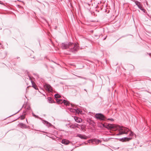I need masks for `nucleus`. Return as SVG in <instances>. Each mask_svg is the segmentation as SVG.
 Listing matches in <instances>:
<instances>
[{
  "mask_svg": "<svg viewBox=\"0 0 151 151\" xmlns=\"http://www.w3.org/2000/svg\"><path fill=\"white\" fill-rule=\"evenodd\" d=\"M104 127L113 130H118L119 133L116 134L117 135H122L123 134H129V136H132L134 135V133L126 127L122 126L117 125L115 124L106 123L103 124Z\"/></svg>",
  "mask_w": 151,
  "mask_h": 151,
  "instance_id": "f257e3e1",
  "label": "nucleus"
},
{
  "mask_svg": "<svg viewBox=\"0 0 151 151\" xmlns=\"http://www.w3.org/2000/svg\"><path fill=\"white\" fill-rule=\"evenodd\" d=\"M61 47L63 49H67L69 51L73 53L76 52L79 48L77 44L71 42L62 43Z\"/></svg>",
  "mask_w": 151,
  "mask_h": 151,
  "instance_id": "f03ea898",
  "label": "nucleus"
},
{
  "mask_svg": "<svg viewBox=\"0 0 151 151\" xmlns=\"http://www.w3.org/2000/svg\"><path fill=\"white\" fill-rule=\"evenodd\" d=\"M95 117L97 119L101 121H104L106 119L104 115L101 113L96 114L95 115Z\"/></svg>",
  "mask_w": 151,
  "mask_h": 151,
  "instance_id": "7ed1b4c3",
  "label": "nucleus"
},
{
  "mask_svg": "<svg viewBox=\"0 0 151 151\" xmlns=\"http://www.w3.org/2000/svg\"><path fill=\"white\" fill-rule=\"evenodd\" d=\"M57 102L59 104H62L63 103L67 106H70V105L69 102L65 100L63 101L62 99H58L57 100Z\"/></svg>",
  "mask_w": 151,
  "mask_h": 151,
  "instance_id": "20e7f679",
  "label": "nucleus"
},
{
  "mask_svg": "<svg viewBox=\"0 0 151 151\" xmlns=\"http://www.w3.org/2000/svg\"><path fill=\"white\" fill-rule=\"evenodd\" d=\"M44 88L49 92H52V91L51 86L49 84H45L44 85Z\"/></svg>",
  "mask_w": 151,
  "mask_h": 151,
  "instance_id": "39448f33",
  "label": "nucleus"
},
{
  "mask_svg": "<svg viewBox=\"0 0 151 151\" xmlns=\"http://www.w3.org/2000/svg\"><path fill=\"white\" fill-rule=\"evenodd\" d=\"M135 3V4L136 5H137V6H138V8L139 9H141V8L142 7V5L141 3L139 2L138 1H135V0H132Z\"/></svg>",
  "mask_w": 151,
  "mask_h": 151,
  "instance_id": "423d86ee",
  "label": "nucleus"
},
{
  "mask_svg": "<svg viewBox=\"0 0 151 151\" xmlns=\"http://www.w3.org/2000/svg\"><path fill=\"white\" fill-rule=\"evenodd\" d=\"M76 137H78L81 139H87V137L86 135L80 134H78Z\"/></svg>",
  "mask_w": 151,
  "mask_h": 151,
  "instance_id": "0eeeda50",
  "label": "nucleus"
},
{
  "mask_svg": "<svg viewBox=\"0 0 151 151\" xmlns=\"http://www.w3.org/2000/svg\"><path fill=\"white\" fill-rule=\"evenodd\" d=\"M74 119L75 121L77 122L80 123L82 122V119H81L77 116H74Z\"/></svg>",
  "mask_w": 151,
  "mask_h": 151,
  "instance_id": "6e6552de",
  "label": "nucleus"
},
{
  "mask_svg": "<svg viewBox=\"0 0 151 151\" xmlns=\"http://www.w3.org/2000/svg\"><path fill=\"white\" fill-rule=\"evenodd\" d=\"M61 142L63 144H64L65 145H67L69 143L70 141L67 139H64L62 140Z\"/></svg>",
  "mask_w": 151,
  "mask_h": 151,
  "instance_id": "1a4fd4ad",
  "label": "nucleus"
},
{
  "mask_svg": "<svg viewBox=\"0 0 151 151\" xmlns=\"http://www.w3.org/2000/svg\"><path fill=\"white\" fill-rule=\"evenodd\" d=\"M42 122L44 124H46L47 126L48 127H49L52 126V125L51 123L45 120H43L42 121Z\"/></svg>",
  "mask_w": 151,
  "mask_h": 151,
  "instance_id": "9d476101",
  "label": "nucleus"
},
{
  "mask_svg": "<svg viewBox=\"0 0 151 151\" xmlns=\"http://www.w3.org/2000/svg\"><path fill=\"white\" fill-rule=\"evenodd\" d=\"M79 125L77 124H72L70 126V127L71 128L75 129L76 128H78V126Z\"/></svg>",
  "mask_w": 151,
  "mask_h": 151,
  "instance_id": "9b49d317",
  "label": "nucleus"
},
{
  "mask_svg": "<svg viewBox=\"0 0 151 151\" xmlns=\"http://www.w3.org/2000/svg\"><path fill=\"white\" fill-rule=\"evenodd\" d=\"M18 125L19 127L22 128H26L27 127L26 125L25 124L22 123H19Z\"/></svg>",
  "mask_w": 151,
  "mask_h": 151,
  "instance_id": "f8f14e48",
  "label": "nucleus"
},
{
  "mask_svg": "<svg viewBox=\"0 0 151 151\" xmlns=\"http://www.w3.org/2000/svg\"><path fill=\"white\" fill-rule=\"evenodd\" d=\"M132 138L131 137H124L122 139L123 142H126L129 141L132 139Z\"/></svg>",
  "mask_w": 151,
  "mask_h": 151,
  "instance_id": "ddd939ff",
  "label": "nucleus"
},
{
  "mask_svg": "<svg viewBox=\"0 0 151 151\" xmlns=\"http://www.w3.org/2000/svg\"><path fill=\"white\" fill-rule=\"evenodd\" d=\"M48 100L49 103H52L54 102L53 100L50 97L48 98Z\"/></svg>",
  "mask_w": 151,
  "mask_h": 151,
  "instance_id": "4468645a",
  "label": "nucleus"
},
{
  "mask_svg": "<svg viewBox=\"0 0 151 151\" xmlns=\"http://www.w3.org/2000/svg\"><path fill=\"white\" fill-rule=\"evenodd\" d=\"M25 112H24L23 115L21 116L19 118L21 120H23L25 118Z\"/></svg>",
  "mask_w": 151,
  "mask_h": 151,
  "instance_id": "2eb2a0df",
  "label": "nucleus"
},
{
  "mask_svg": "<svg viewBox=\"0 0 151 151\" xmlns=\"http://www.w3.org/2000/svg\"><path fill=\"white\" fill-rule=\"evenodd\" d=\"M82 112V111L79 109H76V112L79 114L81 113Z\"/></svg>",
  "mask_w": 151,
  "mask_h": 151,
  "instance_id": "dca6fc26",
  "label": "nucleus"
},
{
  "mask_svg": "<svg viewBox=\"0 0 151 151\" xmlns=\"http://www.w3.org/2000/svg\"><path fill=\"white\" fill-rule=\"evenodd\" d=\"M70 111L71 112H72L74 113L75 112H76V109L70 108Z\"/></svg>",
  "mask_w": 151,
  "mask_h": 151,
  "instance_id": "f3484780",
  "label": "nucleus"
},
{
  "mask_svg": "<svg viewBox=\"0 0 151 151\" xmlns=\"http://www.w3.org/2000/svg\"><path fill=\"white\" fill-rule=\"evenodd\" d=\"M54 96L56 98H60L61 97V96L58 94H55Z\"/></svg>",
  "mask_w": 151,
  "mask_h": 151,
  "instance_id": "a211bd4d",
  "label": "nucleus"
},
{
  "mask_svg": "<svg viewBox=\"0 0 151 151\" xmlns=\"http://www.w3.org/2000/svg\"><path fill=\"white\" fill-rule=\"evenodd\" d=\"M32 84H33V83H32ZM32 86H33V88L35 89H36V90L38 89V88L37 87V86L36 85L32 84Z\"/></svg>",
  "mask_w": 151,
  "mask_h": 151,
  "instance_id": "6ab92c4d",
  "label": "nucleus"
},
{
  "mask_svg": "<svg viewBox=\"0 0 151 151\" xmlns=\"http://www.w3.org/2000/svg\"><path fill=\"white\" fill-rule=\"evenodd\" d=\"M77 76L78 77H79V78H82V79H85V80H87V78H86L82 77L80 76Z\"/></svg>",
  "mask_w": 151,
  "mask_h": 151,
  "instance_id": "aec40b11",
  "label": "nucleus"
},
{
  "mask_svg": "<svg viewBox=\"0 0 151 151\" xmlns=\"http://www.w3.org/2000/svg\"><path fill=\"white\" fill-rule=\"evenodd\" d=\"M89 121L91 122L92 123V124H91V125H92L93 126H94L95 124V123H94V122L93 121L91 120H90Z\"/></svg>",
  "mask_w": 151,
  "mask_h": 151,
  "instance_id": "412c9836",
  "label": "nucleus"
},
{
  "mask_svg": "<svg viewBox=\"0 0 151 151\" xmlns=\"http://www.w3.org/2000/svg\"><path fill=\"white\" fill-rule=\"evenodd\" d=\"M142 11H143V12H145V10L144 9H143L142 7L141 8V9H140Z\"/></svg>",
  "mask_w": 151,
  "mask_h": 151,
  "instance_id": "4be33fe9",
  "label": "nucleus"
},
{
  "mask_svg": "<svg viewBox=\"0 0 151 151\" xmlns=\"http://www.w3.org/2000/svg\"><path fill=\"white\" fill-rule=\"evenodd\" d=\"M90 119H89V120L87 121V122H88V123L90 124H92L91 122L89 121Z\"/></svg>",
  "mask_w": 151,
  "mask_h": 151,
  "instance_id": "5701e85b",
  "label": "nucleus"
},
{
  "mask_svg": "<svg viewBox=\"0 0 151 151\" xmlns=\"http://www.w3.org/2000/svg\"><path fill=\"white\" fill-rule=\"evenodd\" d=\"M33 115L34 116L36 117H38V116H37L36 115H35V114H34L33 113H32Z\"/></svg>",
  "mask_w": 151,
  "mask_h": 151,
  "instance_id": "b1692460",
  "label": "nucleus"
},
{
  "mask_svg": "<svg viewBox=\"0 0 151 151\" xmlns=\"http://www.w3.org/2000/svg\"><path fill=\"white\" fill-rule=\"evenodd\" d=\"M108 120H111V121H113V119L112 118H111V119H108Z\"/></svg>",
  "mask_w": 151,
  "mask_h": 151,
  "instance_id": "393cba45",
  "label": "nucleus"
},
{
  "mask_svg": "<svg viewBox=\"0 0 151 151\" xmlns=\"http://www.w3.org/2000/svg\"><path fill=\"white\" fill-rule=\"evenodd\" d=\"M70 105H71V106L72 107H74V106H73V105L72 104H71Z\"/></svg>",
  "mask_w": 151,
  "mask_h": 151,
  "instance_id": "a878e982",
  "label": "nucleus"
},
{
  "mask_svg": "<svg viewBox=\"0 0 151 151\" xmlns=\"http://www.w3.org/2000/svg\"><path fill=\"white\" fill-rule=\"evenodd\" d=\"M97 141H98V143H99V142H100V141L99 140H97Z\"/></svg>",
  "mask_w": 151,
  "mask_h": 151,
  "instance_id": "bb28decb",
  "label": "nucleus"
},
{
  "mask_svg": "<svg viewBox=\"0 0 151 151\" xmlns=\"http://www.w3.org/2000/svg\"><path fill=\"white\" fill-rule=\"evenodd\" d=\"M28 77L29 78V79H31V78L29 76H28Z\"/></svg>",
  "mask_w": 151,
  "mask_h": 151,
  "instance_id": "cd10ccee",
  "label": "nucleus"
},
{
  "mask_svg": "<svg viewBox=\"0 0 151 151\" xmlns=\"http://www.w3.org/2000/svg\"><path fill=\"white\" fill-rule=\"evenodd\" d=\"M90 140H89L88 141V142H89V143H90V142H89V141H90Z\"/></svg>",
  "mask_w": 151,
  "mask_h": 151,
  "instance_id": "c85d7f7f",
  "label": "nucleus"
},
{
  "mask_svg": "<svg viewBox=\"0 0 151 151\" xmlns=\"http://www.w3.org/2000/svg\"><path fill=\"white\" fill-rule=\"evenodd\" d=\"M95 141V140H93L92 142H93V141Z\"/></svg>",
  "mask_w": 151,
  "mask_h": 151,
  "instance_id": "c756f323",
  "label": "nucleus"
}]
</instances>
